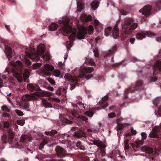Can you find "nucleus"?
Wrapping results in <instances>:
<instances>
[{"mask_svg":"<svg viewBox=\"0 0 161 161\" xmlns=\"http://www.w3.org/2000/svg\"><path fill=\"white\" fill-rule=\"evenodd\" d=\"M22 71V64L20 61L17 60L15 63H12L11 65L6 68L5 72L8 74H12L19 81H21Z\"/></svg>","mask_w":161,"mask_h":161,"instance_id":"f257e3e1","label":"nucleus"},{"mask_svg":"<svg viewBox=\"0 0 161 161\" xmlns=\"http://www.w3.org/2000/svg\"><path fill=\"white\" fill-rule=\"evenodd\" d=\"M134 22L133 19L130 18H125L124 19L121 25L124 32L126 34L130 35L132 31L136 29L138 26L136 23L131 24Z\"/></svg>","mask_w":161,"mask_h":161,"instance_id":"f03ea898","label":"nucleus"},{"mask_svg":"<svg viewBox=\"0 0 161 161\" xmlns=\"http://www.w3.org/2000/svg\"><path fill=\"white\" fill-rule=\"evenodd\" d=\"M160 10H161V0L156 1L153 6V8H152L150 5H147L140 9L139 11L142 12V14L147 16L152 13Z\"/></svg>","mask_w":161,"mask_h":161,"instance_id":"7ed1b4c3","label":"nucleus"},{"mask_svg":"<svg viewBox=\"0 0 161 161\" xmlns=\"http://www.w3.org/2000/svg\"><path fill=\"white\" fill-rule=\"evenodd\" d=\"M41 94L38 92H35L30 94H27L24 95L22 97V100L25 102L22 104L24 108L27 111H30L29 104L27 101H29L31 100H35L37 98V97H40Z\"/></svg>","mask_w":161,"mask_h":161,"instance_id":"20e7f679","label":"nucleus"},{"mask_svg":"<svg viewBox=\"0 0 161 161\" xmlns=\"http://www.w3.org/2000/svg\"><path fill=\"white\" fill-rule=\"evenodd\" d=\"M144 85L142 82L141 80H138L136 82V85L134 87L130 86L124 92V97L125 99L128 98V95L129 93H132L134 91L137 90H141L144 89Z\"/></svg>","mask_w":161,"mask_h":161,"instance_id":"39448f33","label":"nucleus"},{"mask_svg":"<svg viewBox=\"0 0 161 161\" xmlns=\"http://www.w3.org/2000/svg\"><path fill=\"white\" fill-rule=\"evenodd\" d=\"M69 21L68 18H66L64 19L62 21H59L60 24L63 25L60 29L64 33L69 34L72 32V27L69 25Z\"/></svg>","mask_w":161,"mask_h":161,"instance_id":"423d86ee","label":"nucleus"},{"mask_svg":"<svg viewBox=\"0 0 161 161\" xmlns=\"http://www.w3.org/2000/svg\"><path fill=\"white\" fill-rule=\"evenodd\" d=\"M8 139L5 134L2 136V139L3 142L6 143L8 142L10 144L17 145V142H14V138L15 135L14 131L11 130H8Z\"/></svg>","mask_w":161,"mask_h":161,"instance_id":"0eeeda50","label":"nucleus"},{"mask_svg":"<svg viewBox=\"0 0 161 161\" xmlns=\"http://www.w3.org/2000/svg\"><path fill=\"white\" fill-rule=\"evenodd\" d=\"M93 27L92 25L89 26L88 30L83 27L79 30L77 34V38L79 39H83L85 38L87 31L89 34H91L93 32Z\"/></svg>","mask_w":161,"mask_h":161,"instance_id":"6e6552de","label":"nucleus"},{"mask_svg":"<svg viewBox=\"0 0 161 161\" xmlns=\"http://www.w3.org/2000/svg\"><path fill=\"white\" fill-rule=\"evenodd\" d=\"M153 69L154 76L151 78V80L152 81H155L158 80V76H157V75L161 72V61L157 60L153 67Z\"/></svg>","mask_w":161,"mask_h":161,"instance_id":"1a4fd4ad","label":"nucleus"},{"mask_svg":"<svg viewBox=\"0 0 161 161\" xmlns=\"http://www.w3.org/2000/svg\"><path fill=\"white\" fill-rule=\"evenodd\" d=\"M161 135V123L159 126H156L153 128L149 135V137L151 138H158L159 135Z\"/></svg>","mask_w":161,"mask_h":161,"instance_id":"9d476101","label":"nucleus"},{"mask_svg":"<svg viewBox=\"0 0 161 161\" xmlns=\"http://www.w3.org/2000/svg\"><path fill=\"white\" fill-rule=\"evenodd\" d=\"M94 70L93 67H88L84 68L83 70L81 71V74L80 75V77L81 78H83L85 77L86 80H89L92 77L93 75H86V74L88 73H90L92 72Z\"/></svg>","mask_w":161,"mask_h":161,"instance_id":"9b49d317","label":"nucleus"},{"mask_svg":"<svg viewBox=\"0 0 161 161\" xmlns=\"http://www.w3.org/2000/svg\"><path fill=\"white\" fill-rule=\"evenodd\" d=\"M156 34L149 31H145L144 32L137 33L136 36V38L138 40H142L146 37V36L149 37H153L155 36Z\"/></svg>","mask_w":161,"mask_h":161,"instance_id":"f8f14e48","label":"nucleus"},{"mask_svg":"<svg viewBox=\"0 0 161 161\" xmlns=\"http://www.w3.org/2000/svg\"><path fill=\"white\" fill-rule=\"evenodd\" d=\"M45 49L42 46L39 47L38 48V52L40 55H42V57L44 60L46 61H48L50 59V56L48 53H46L44 54L45 53Z\"/></svg>","mask_w":161,"mask_h":161,"instance_id":"ddd939ff","label":"nucleus"},{"mask_svg":"<svg viewBox=\"0 0 161 161\" xmlns=\"http://www.w3.org/2000/svg\"><path fill=\"white\" fill-rule=\"evenodd\" d=\"M71 114L73 117L72 119H75L77 120L84 121L86 122L87 121V118L83 116H80L78 113L77 111L74 110L71 111Z\"/></svg>","mask_w":161,"mask_h":161,"instance_id":"4468645a","label":"nucleus"},{"mask_svg":"<svg viewBox=\"0 0 161 161\" xmlns=\"http://www.w3.org/2000/svg\"><path fill=\"white\" fill-rule=\"evenodd\" d=\"M55 151L58 157L60 158H63L65 156V153L66 151L64 149L62 148L60 146H57L55 149Z\"/></svg>","mask_w":161,"mask_h":161,"instance_id":"2eb2a0df","label":"nucleus"},{"mask_svg":"<svg viewBox=\"0 0 161 161\" xmlns=\"http://www.w3.org/2000/svg\"><path fill=\"white\" fill-rule=\"evenodd\" d=\"M108 98V96L106 95L103 97L102 98L101 100L97 104L102 108H105L108 106V104L107 103L106 101Z\"/></svg>","mask_w":161,"mask_h":161,"instance_id":"dca6fc26","label":"nucleus"},{"mask_svg":"<svg viewBox=\"0 0 161 161\" xmlns=\"http://www.w3.org/2000/svg\"><path fill=\"white\" fill-rule=\"evenodd\" d=\"M118 24H116L112 31V35L114 39H117L119 36V30L118 28Z\"/></svg>","mask_w":161,"mask_h":161,"instance_id":"f3484780","label":"nucleus"},{"mask_svg":"<svg viewBox=\"0 0 161 161\" xmlns=\"http://www.w3.org/2000/svg\"><path fill=\"white\" fill-rule=\"evenodd\" d=\"M37 52V53H30L29 54V57L34 61H38L39 59V54L38 52V50Z\"/></svg>","mask_w":161,"mask_h":161,"instance_id":"a211bd4d","label":"nucleus"},{"mask_svg":"<svg viewBox=\"0 0 161 161\" xmlns=\"http://www.w3.org/2000/svg\"><path fill=\"white\" fill-rule=\"evenodd\" d=\"M5 52L8 60H10L13 55L12 48L8 46L6 47L5 48Z\"/></svg>","mask_w":161,"mask_h":161,"instance_id":"6ab92c4d","label":"nucleus"},{"mask_svg":"<svg viewBox=\"0 0 161 161\" xmlns=\"http://www.w3.org/2000/svg\"><path fill=\"white\" fill-rule=\"evenodd\" d=\"M92 19V16L90 15H88L83 14L80 17V19L82 22H86L91 21Z\"/></svg>","mask_w":161,"mask_h":161,"instance_id":"aec40b11","label":"nucleus"},{"mask_svg":"<svg viewBox=\"0 0 161 161\" xmlns=\"http://www.w3.org/2000/svg\"><path fill=\"white\" fill-rule=\"evenodd\" d=\"M31 139V136L28 135H23L20 137V141L22 142H25Z\"/></svg>","mask_w":161,"mask_h":161,"instance_id":"412c9836","label":"nucleus"},{"mask_svg":"<svg viewBox=\"0 0 161 161\" xmlns=\"http://www.w3.org/2000/svg\"><path fill=\"white\" fill-rule=\"evenodd\" d=\"M77 5V10L78 12H80L83 9V4L82 0H76Z\"/></svg>","mask_w":161,"mask_h":161,"instance_id":"4be33fe9","label":"nucleus"},{"mask_svg":"<svg viewBox=\"0 0 161 161\" xmlns=\"http://www.w3.org/2000/svg\"><path fill=\"white\" fill-rule=\"evenodd\" d=\"M117 51V46L115 45L112 48V49L109 50V52L105 55V57H109L112 54H114Z\"/></svg>","mask_w":161,"mask_h":161,"instance_id":"5701e85b","label":"nucleus"},{"mask_svg":"<svg viewBox=\"0 0 161 161\" xmlns=\"http://www.w3.org/2000/svg\"><path fill=\"white\" fill-rule=\"evenodd\" d=\"M98 6V2L96 0L93 1L91 3V8L92 10H96Z\"/></svg>","mask_w":161,"mask_h":161,"instance_id":"b1692460","label":"nucleus"},{"mask_svg":"<svg viewBox=\"0 0 161 161\" xmlns=\"http://www.w3.org/2000/svg\"><path fill=\"white\" fill-rule=\"evenodd\" d=\"M86 134L82 130H80L78 132H75V135L76 137L79 138H80L82 137H85L86 136Z\"/></svg>","mask_w":161,"mask_h":161,"instance_id":"393cba45","label":"nucleus"},{"mask_svg":"<svg viewBox=\"0 0 161 161\" xmlns=\"http://www.w3.org/2000/svg\"><path fill=\"white\" fill-rule=\"evenodd\" d=\"M142 150L148 153L151 154L153 152V150L152 148L146 146H143Z\"/></svg>","mask_w":161,"mask_h":161,"instance_id":"a878e982","label":"nucleus"},{"mask_svg":"<svg viewBox=\"0 0 161 161\" xmlns=\"http://www.w3.org/2000/svg\"><path fill=\"white\" fill-rule=\"evenodd\" d=\"M76 146L80 150L84 151L86 149V147L80 141H78L76 142Z\"/></svg>","mask_w":161,"mask_h":161,"instance_id":"bb28decb","label":"nucleus"},{"mask_svg":"<svg viewBox=\"0 0 161 161\" xmlns=\"http://www.w3.org/2000/svg\"><path fill=\"white\" fill-rule=\"evenodd\" d=\"M58 25L54 23H52L49 26V30L51 31H54L57 29Z\"/></svg>","mask_w":161,"mask_h":161,"instance_id":"cd10ccee","label":"nucleus"},{"mask_svg":"<svg viewBox=\"0 0 161 161\" xmlns=\"http://www.w3.org/2000/svg\"><path fill=\"white\" fill-rule=\"evenodd\" d=\"M48 142V140L46 139H43L42 142L39 147V148L40 150L42 149V148H43L44 147V146L45 144H46Z\"/></svg>","mask_w":161,"mask_h":161,"instance_id":"c85d7f7f","label":"nucleus"},{"mask_svg":"<svg viewBox=\"0 0 161 161\" xmlns=\"http://www.w3.org/2000/svg\"><path fill=\"white\" fill-rule=\"evenodd\" d=\"M2 117L7 120H9L11 119V116L10 114L7 112H4L2 114Z\"/></svg>","mask_w":161,"mask_h":161,"instance_id":"c756f323","label":"nucleus"},{"mask_svg":"<svg viewBox=\"0 0 161 161\" xmlns=\"http://www.w3.org/2000/svg\"><path fill=\"white\" fill-rule=\"evenodd\" d=\"M44 69L45 70L47 71H51L53 70L54 68H53L50 65L47 64L44 66Z\"/></svg>","mask_w":161,"mask_h":161,"instance_id":"7c9ffc66","label":"nucleus"},{"mask_svg":"<svg viewBox=\"0 0 161 161\" xmlns=\"http://www.w3.org/2000/svg\"><path fill=\"white\" fill-rule=\"evenodd\" d=\"M30 72L28 69H25L24 71L23 74V76L25 79H27L29 76Z\"/></svg>","mask_w":161,"mask_h":161,"instance_id":"2f4dec72","label":"nucleus"},{"mask_svg":"<svg viewBox=\"0 0 161 161\" xmlns=\"http://www.w3.org/2000/svg\"><path fill=\"white\" fill-rule=\"evenodd\" d=\"M42 103L43 105L46 107H52V104L47 101L43 99L42 100Z\"/></svg>","mask_w":161,"mask_h":161,"instance_id":"473e14b6","label":"nucleus"},{"mask_svg":"<svg viewBox=\"0 0 161 161\" xmlns=\"http://www.w3.org/2000/svg\"><path fill=\"white\" fill-rule=\"evenodd\" d=\"M61 120L63 123L68 124H71L73 122L72 121L64 118H61Z\"/></svg>","mask_w":161,"mask_h":161,"instance_id":"72a5a7b5","label":"nucleus"},{"mask_svg":"<svg viewBox=\"0 0 161 161\" xmlns=\"http://www.w3.org/2000/svg\"><path fill=\"white\" fill-rule=\"evenodd\" d=\"M153 103L156 106H158L159 104H161V97L156 98L153 102Z\"/></svg>","mask_w":161,"mask_h":161,"instance_id":"f704fd0d","label":"nucleus"},{"mask_svg":"<svg viewBox=\"0 0 161 161\" xmlns=\"http://www.w3.org/2000/svg\"><path fill=\"white\" fill-rule=\"evenodd\" d=\"M112 30L111 27L110 26L108 27L105 29V33L106 36H108L110 34V31Z\"/></svg>","mask_w":161,"mask_h":161,"instance_id":"c9c22d12","label":"nucleus"},{"mask_svg":"<svg viewBox=\"0 0 161 161\" xmlns=\"http://www.w3.org/2000/svg\"><path fill=\"white\" fill-rule=\"evenodd\" d=\"M27 88L29 90L32 92L36 90L35 87L31 84H28L27 86Z\"/></svg>","mask_w":161,"mask_h":161,"instance_id":"e433bc0d","label":"nucleus"},{"mask_svg":"<svg viewBox=\"0 0 161 161\" xmlns=\"http://www.w3.org/2000/svg\"><path fill=\"white\" fill-rule=\"evenodd\" d=\"M46 135L50 136L54 135L57 133V131L54 130H52L51 131L46 132Z\"/></svg>","mask_w":161,"mask_h":161,"instance_id":"4c0bfd02","label":"nucleus"},{"mask_svg":"<svg viewBox=\"0 0 161 161\" xmlns=\"http://www.w3.org/2000/svg\"><path fill=\"white\" fill-rule=\"evenodd\" d=\"M129 125L128 124H121L119 125L117 129V130H121L124 127L126 126Z\"/></svg>","mask_w":161,"mask_h":161,"instance_id":"58836bf2","label":"nucleus"},{"mask_svg":"<svg viewBox=\"0 0 161 161\" xmlns=\"http://www.w3.org/2000/svg\"><path fill=\"white\" fill-rule=\"evenodd\" d=\"M1 108L2 110L4 112H9L10 111V109L5 105L2 106Z\"/></svg>","mask_w":161,"mask_h":161,"instance_id":"ea45409f","label":"nucleus"},{"mask_svg":"<svg viewBox=\"0 0 161 161\" xmlns=\"http://www.w3.org/2000/svg\"><path fill=\"white\" fill-rule=\"evenodd\" d=\"M53 75L56 77H58L60 75V71L58 69L55 70L53 71Z\"/></svg>","mask_w":161,"mask_h":161,"instance_id":"a19ab883","label":"nucleus"},{"mask_svg":"<svg viewBox=\"0 0 161 161\" xmlns=\"http://www.w3.org/2000/svg\"><path fill=\"white\" fill-rule=\"evenodd\" d=\"M15 113L19 116H22L24 115L23 112L20 110L18 109H16L15 110Z\"/></svg>","mask_w":161,"mask_h":161,"instance_id":"79ce46f5","label":"nucleus"},{"mask_svg":"<svg viewBox=\"0 0 161 161\" xmlns=\"http://www.w3.org/2000/svg\"><path fill=\"white\" fill-rule=\"evenodd\" d=\"M17 123L18 125L21 126L24 125L25 123L24 120H19L17 121Z\"/></svg>","mask_w":161,"mask_h":161,"instance_id":"37998d69","label":"nucleus"},{"mask_svg":"<svg viewBox=\"0 0 161 161\" xmlns=\"http://www.w3.org/2000/svg\"><path fill=\"white\" fill-rule=\"evenodd\" d=\"M84 114L90 117H92L93 115L92 111H86L84 113Z\"/></svg>","mask_w":161,"mask_h":161,"instance_id":"c03bdc74","label":"nucleus"},{"mask_svg":"<svg viewBox=\"0 0 161 161\" xmlns=\"http://www.w3.org/2000/svg\"><path fill=\"white\" fill-rule=\"evenodd\" d=\"M76 33V32H74L73 33H72L69 36V39L71 40H74L75 37Z\"/></svg>","mask_w":161,"mask_h":161,"instance_id":"a18cd8bd","label":"nucleus"},{"mask_svg":"<svg viewBox=\"0 0 161 161\" xmlns=\"http://www.w3.org/2000/svg\"><path fill=\"white\" fill-rule=\"evenodd\" d=\"M41 65V64L40 63H36L34 64L32 66L33 69H36L38 68Z\"/></svg>","mask_w":161,"mask_h":161,"instance_id":"49530a36","label":"nucleus"},{"mask_svg":"<svg viewBox=\"0 0 161 161\" xmlns=\"http://www.w3.org/2000/svg\"><path fill=\"white\" fill-rule=\"evenodd\" d=\"M43 94L44 95L47 97H50L52 96L53 94V93H52L47 91L44 92Z\"/></svg>","mask_w":161,"mask_h":161,"instance_id":"de8ad7c7","label":"nucleus"},{"mask_svg":"<svg viewBox=\"0 0 161 161\" xmlns=\"http://www.w3.org/2000/svg\"><path fill=\"white\" fill-rule=\"evenodd\" d=\"M93 53H94V56L95 57L98 58L99 56L98 51L97 50L95 49L93 51Z\"/></svg>","mask_w":161,"mask_h":161,"instance_id":"09e8293b","label":"nucleus"},{"mask_svg":"<svg viewBox=\"0 0 161 161\" xmlns=\"http://www.w3.org/2000/svg\"><path fill=\"white\" fill-rule=\"evenodd\" d=\"M87 61L88 63L91 65H93L95 64L92 58L88 59Z\"/></svg>","mask_w":161,"mask_h":161,"instance_id":"8fccbe9b","label":"nucleus"},{"mask_svg":"<svg viewBox=\"0 0 161 161\" xmlns=\"http://www.w3.org/2000/svg\"><path fill=\"white\" fill-rule=\"evenodd\" d=\"M122 63H115L114 64H112L111 65L113 67H117L120 65H121Z\"/></svg>","mask_w":161,"mask_h":161,"instance_id":"3c124183","label":"nucleus"},{"mask_svg":"<svg viewBox=\"0 0 161 161\" xmlns=\"http://www.w3.org/2000/svg\"><path fill=\"white\" fill-rule=\"evenodd\" d=\"M9 123L7 121H5L3 123V126L4 128H8L9 127Z\"/></svg>","mask_w":161,"mask_h":161,"instance_id":"603ef678","label":"nucleus"},{"mask_svg":"<svg viewBox=\"0 0 161 161\" xmlns=\"http://www.w3.org/2000/svg\"><path fill=\"white\" fill-rule=\"evenodd\" d=\"M47 80L51 84L54 85L55 83V81L51 78H48Z\"/></svg>","mask_w":161,"mask_h":161,"instance_id":"864d4df0","label":"nucleus"},{"mask_svg":"<svg viewBox=\"0 0 161 161\" xmlns=\"http://www.w3.org/2000/svg\"><path fill=\"white\" fill-rule=\"evenodd\" d=\"M141 136L142 137V139L143 140H145L147 138L146 134L145 132H142L141 133Z\"/></svg>","mask_w":161,"mask_h":161,"instance_id":"5fc2aeb1","label":"nucleus"},{"mask_svg":"<svg viewBox=\"0 0 161 161\" xmlns=\"http://www.w3.org/2000/svg\"><path fill=\"white\" fill-rule=\"evenodd\" d=\"M3 76L1 75V74H0V87H1L3 86Z\"/></svg>","mask_w":161,"mask_h":161,"instance_id":"6e6d98bb","label":"nucleus"},{"mask_svg":"<svg viewBox=\"0 0 161 161\" xmlns=\"http://www.w3.org/2000/svg\"><path fill=\"white\" fill-rule=\"evenodd\" d=\"M108 115L109 118H113L115 116L116 114L114 113H111L108 114Z\"/></svg>","mask_w":161,"mask_h":161,"instance_id":"4d7b16f0","label":"nucleus"},{"mask_svg":"<svg viewBox=\"0 0 161 161\" xmlns=\"http://www.w3.org/2000/svg\"><path fill=\"white\" fill-rule=\"evenodd\" d=\"M100 153L101 154V156L102 157L104 156L105 154V151L102 149H100Z\"/></svg>","mask_w":161,"mask_h":161,"instance_id":"13d9d810","label":"nucleus"},{"mask_svg":"<svg viewBox=\"0 0 161 161\" xmlns=\"http://www.w3.org/2000/svg\"><path fill=\"white\" fill-rule=\"evenodd\" d=\"M98 147H100L101 148L100 149H103L105 148L106 146L105 145L100 143Z\"/></svg>","mask_w":161,"mask_h":161,"instance_id":"bf43d9fd","label":"nucleus"},{"mask_svg":"<svg viewBox=\"0 0 161 161\" xmlns=\"http://www.w3.org/2000/svg\"><path fill=\"white\" fill-rule=\"evenodd\" d=\"M25 64L27 65L30 66L31 65V63L29 60L28 59H25Z\"/></svg>","mask_w":161,"mask_h":161,"instance_id":"052dcab7","label":"nucleus"},{"mask_svg":"<svg viewBox=\"0 0 161 161\" xmlns=\"http://www.w3.org/2000/svg\"><path fill=\"white\" fill-rule=\"evenodd\" d=\"M78 104L81 107H82L84 109H87V108H86L85 106H84V104L80 102L78 103Z\"/></svg>","mask_w":161,"mask_h":161,"instance_id":"680f3d73","label":"nucleus"},{"mask_svg":"<svg viewBox=\"0 0 161 161\" xmlns=\"http://www.w3.org/2000/svg\"><path fill=\"white\" fill-rule=\"evenodd\" d=\"M93 142L94 143V144L95 145L97 146L98 147L99 146V145L101 143V142H99V141H98V140H95V141H93Z\"/></svg>","mask_w":161,"mask_h":161,"instance_id":"e2e57ef3","label":"nucleus"},{"mask_svg":"<svg viewBox=\"0 0 161 161\" xmlns=\"http://www.w3.org/2000/svg\"><path fill=\"white\" fill-rule=\"evenodd\" d=\"M61 89H62L60 88L58 89L56 91V93L58 95H60L61 93Z\"/></svg>","mask_w":161,"mask_h":161,"instance_id":"0e129e2a","label":"nucleus"},{"mask_svg":"<svg viewBox=\"0 0 161 161\" xmlns=\"http://www.w3.org/2000/svg\"><path fill=\"white\" fill-rule=\"evenodd\" d=\"M131 134L132 135H135L136 133V130H134L133 128H131Z\"/></svg>","mask_w":161,"mask_h":161,"instance_id":"69168bd1","label":"nucleus"},{"mask_svg":"<svg viewBox=\"0 0 161 161\" xmlns=\"http://www.w3.org/2000/svg\"><path fill=\"white\" fill-rule=\"evenodd\" d=\"M120 14L123 15H125L127 14V12L123 10H121L120 11Z\"/></svg>","mask_w":161,"mask_h":161,"instance_id":"338daca9","label":"nucleus"},{"mask_svg":"<svg viewBox=\"0 0 161 161\" xmlns=\"http://www.w3.org/2000/svg\"><path fill=\"white\" fill-rule=\"evenodd\" d=\"M115 157V155L112 153L108 157V158H110L111 159H114V157Z\"/></svg>","mask_w":161,"mask_h":161,"instance_id":"774afa93","label":"nucleus"}]
</instances>
